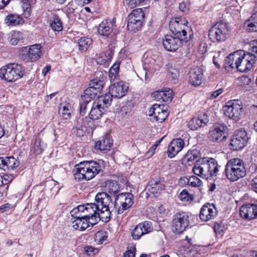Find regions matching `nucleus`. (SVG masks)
I'll use <instances>...</instances> for the list:
<instances>
[{
    "label": "nucleus",
    "mask_w": 257,
    "mask_h": 257,
    "mask_svg": "<svg viewBox=\"0 0 257 257\" xmlns=\"http://www.w3.org/2000/svg\"><path fill=\"white\" fill-rule=\"evenodd\" d=\"M189 41L188 38H183L175 35H166L162 39L163 46L167 51L175 52L183 45V42Z\"/></svg>",
    "instance_id": "14"
},
{
    "label": "nucleus",
    "mask_w": 257,
    "mask_h": 257,
    "mask_svg": "<svg viewBox=\"0 0 257 257\" xmlns=\"http://www.w3.org/2000/svg\"><path fill=\"white\" fill-rule=\"evenodd\" d=\"M217 210L214 205L207 203L201 208L199 217L201 220L207 221L215 218L217 215Z\"/></svg>",
    "instance_id": "24"
},
{
    "label": "nucleus",
    "mask_w": 257,
    "mask_h": 257,
    "mask_svg": "<svg viewBox=\"0 0 257 257\" xmlns=\"http://www.w3.org/2000/svg\"><path fill=\"white\" fill-rule=\"evenodd\" d=\"M105 77L102 71L96 72L94 78L91 80L89 87L84 91V94L95 98L98 93L102 90Z\"/></svg>",
    "instance_id": "7"
},
{
    "label": "nucleus",
    "mask_w": 257,
    "mask_h": 257,
    "mask_svg": "<svg viewBox=\"0 0 257 257\" xmlns=\"http://www.w3.org/2000/svg\"><path fill=\"white\" fill-rule=\"evenodd\" d=\"M6 23L8 26H17L23 23V19L17 15L11 14L6 19Z\"/></svg>",
    "instance_id": "45"
},
{
    "label": "nucleus",
    "mask_w": 257,
    "mask_h": 257,
    "mask_svg": "<svg viewBox=\"0 0 257 257\" xmlns=\"http://www.w3.org/2000/svg\"><path fill=\"white\" fill-rule=\"evenodd\" d=\"M239 52V58L237 61L236 68L240 72H245L250 70L255 63V60L249 57V55L245 54L243 51Z\"/></svg>",
    "instance_id": "17"
},
{
    "label": "nucleus",
    "mask_w": 257,
    "mask_h": 257,
    "mask_svg": "<svg viewBox=\"0 0 257 257\" xmlns=\"http://www.w3.org/2000/svg\"><path fill=\"white\" fill-rule=\"evenodd\" d=\"M168 75L172 79L174 80H177L179 77V71L178 69L171 67L168 70Z\"/></svg>",
    "instance_id": "55"
},
{
    "label": "nucleus",
    "mask_w": 257,
    "mask_h": 257,
    "mask_svg": "<svg viewBox=\"0 0 257 257\" xmlns=\"http://www.w3.org/2000/svg\"><path fill=\"white\" fill-rule=\"evenodd\" d=\"M71 216L74 219L72 221V227L76 230L79 231H84L91 224L85 217L80 212H75L74 214L70 213Z\"/></svg>",
    "instance_id": "21"
},
{
    "label": "nucleus",
    "mask_w": 257,
    "mask_h": 257,
    "mask_svg": "<svg viewBox=\"0 0 257 257\" xmlns=\"http://www.w3.org/2000/svg\"><path fill=\"white\" fill-rule=\"evenodd\" d=\"M47 145L40 138H36L32 144L31 152L35 155L41 154L46 148Z\"/></svg>",
    "instance_id": "38"
},
{
    "label": "nucleus",
    "mask_w": 257,
    "mask_h": 257,
    "mask_svg": "<svg viewBox=\"0 0 257 257\" xmlns=\"http://www.w3.org/2000/svg\"><path fill=\"white\" fill-rule=\"evenodd\" d=\"M110 105V95L100 96L92 105L89 117L93 120L99 118Z\"/></svg>",
    "instance_id": "5"
},
{
    "label": "nucleus",
    "mask_w": 257,
    "mask_h": 257,
    "mask_svg": "<svg viewBox=\"0 0 257 257\" xmlns=\"http://www.w3.org/2000/svg\"><path fill=\"white\" fill-rule=\"evenodd\" d=\"M84 250L88 255H92L98 252V249L97 248L92 246H86L84 247Z\"/></svg>",
    "instance_id": "58"
},
{
    "label": "nucleus",
    "mask_w": 257,
    "mask_h": 257,
    "mask_svg": "<svg viewBox=\"0 0 257 257\" xmlns=\"http://www.w3.org/2000/svg\"><path fill=\"white\" fill-rule=\"evenodd\" d=\"M240 216L247 220L257 218V203H247L242 205L240 208Z\"/></svg>",
    "instance_id": "20"
},
{
    "label": "nucleus",
    "mask_w": 257,
    "mask_h": 257,
    "mask_svg": "<svg viewBox=\"0 0 257 257\" xmlns=\"http://www.w3.org/2000/svg\"><path fill=\"white\" fill-rule=\"evenodd\" d=\"M50 26L55 32H59L63 30L62 22L57 14H52V20L50 23Z\"/></svg>",
    "instance_id": "39"
},
{
    "label": "nucleus",
    "mask_w": 257,
    "mask_h": 257,
    "mask_svg": "<svg viewBox=\"0 0 257 257\" xmlns=\"http://www.w3.org/2000/svg\"><path fill=\"white\" fill-rule=\"evenodd\" d=\"M111 57V53L109 51H106L99 54V56L96 59V62L98 64L102 65L108 61Z\"/></svg>",
    "instance_id": "50"
},
{
    "label": "nucleus",
    "mask_w": 257,
    "mask_h": 257,
    "mask_svg": "<svg viewBox=\"0 0 257 257\" xmlns=\"http://www.w3.org/2000/svg\"><path fill=\"white\" fill-rule=\"evenodd\" d=\"M120 63L116 62L110 68L109 72V77L110 80H114L118 75L119 70Z\"/></svg>",
    "instance_id": "53"
},
{
    "label": "nucleus",
    "mask_w": 257,
    "mask_h": 257,
    "mask_svg": "<svg viewBox=\"0 0 257 257\" xmlns=\"http://www.w3.org/2000/svg\"><path fill=\"white\" fill-rule=\"evenodd\" d=\"M188 21L184 18L176 17L171 19L169 23V29L173 35L183 38H188L186 37L187 30L189 29Z\"/></svg>",
    "instance_id": "9"
},
{
    "label": "nucleus",
    "mask_w": 257,
    "mask_h": 257,
    "mask_svg": "<svg viewBox=\"0 0 257 257\" xmlns=\"http://www.w3.org/2000/svg\"><path fill=\"white\" fill-rule=\"evenodd\" d=\"M249 46L248 52L246 54L249 55V57L255 60V58H257V40L251 41Z\"/></svg>",
    "instance_id": "51"
},
{
    "label": "nucleus",
    "mask_w": 257,
    "mask_h": 257,
    "mask_svg": "<svg viewBox=\"0 0 257 257\" xmlns=\"http://www.w3.org/2000/svg\"><path fill=\"white\" fill-rule=\"evenodd\" d=\"M23 34L18 31H13L10 34L9 42L13 45H16L23 40Z\"/></svg>",
    "instance_id": "43"
},
{
    "label": "nucleus",
    "mask_w": 257,
    "mask_h": 257,
    "mask_svg": "<svg viewBox=\"0 0 257 257\" xmlns=\"http://www.w3.org/2000/svg\"><path fill=\"white\" fill-rule=\"evenodd\" d=\"M136 248L133 246L130 249L126 250L123 254V257H135Z\"/></svg>",
    "instance_id": "60"
},
{
    "label": "nucleus",
    "mask_w": 257,
    "mask_h": 257,
    "mask_svg": "<svg viewBox=\"0 0 257 257\" xmlns=\"http://www.w3.org/2000/svg\"><path fill=\"white\" fill-rule=\"evenodd\" d=\"M149 112L150 116L154 117L156 121L163 122L168 117L169 113L163 105L154 104L150 108Z\"/></svg>",
    "instance_id": "22"
},
{
    "label": "nucleus",
    "mask_w": 257,
    "mask_h": 257,
    "mask_svg": "<svg viewBox=\"0 0 257 257\" xmlns=\"http://www.w3.org/2000/svg\"><path fill=\"white\" fill-rule=\"evenodd\" d=\"M95 202L94 203L98 208H105L108 207L111 203L112 199L111 196L106 192H102L96 194L95 198Z\"/></svg>",
    "instance_id": "33"
},
{
    "label": "nucleus",
    "mask_w": 257,
    "mask_h": 257,
    "mask_svg": "<svg viewBox=\"0 0 257 257\" xmlns=\"http://www.w3.org/2000/svg\"><path fill=\"white\" fill-rule=\"evenodd\" d=\"M19 165V161L13 156L0 157V168L5 171L16 169Z\"/></svg>",
    "instance_id": "29"
},
{
    "label": "nucleus",
    "mask_w": 257,
    "mask_h": 257,
    "mask_svg": "<svg viewBox=\"0 0 257 257\" xmlns=\"http://www.w3.org/2000/svg\"><path fill=\"white\" fill-rule=\"evenodd\" d=\"M99 209L94 203H87L86 204L79 205L73 208L70 213L74 214L75 212H80L83 216L88 220L91 226L96 224L98 222V216H97Z\"/></svg>",
    "instance_id": "4"
},
{
    "label": "nucleus",
    "mask_w": 257,
    "mask_h": 257,
    "mask_svg": "<svg viewBox=\"0 0 257 257\" xmlns=\"http://www.w3.org/2000/svg\"><path fill=\"white\" fill-rule=\"evenodd\" d=\"M92 40L90 38L82 37L78 41V48L81 51H86L91 44Z\"/></svg>",
    "instance_id": "47"
},
{
    "label": "nucleus",
    "mask_w": 257,
    "mask_h": 257,
    "mask_svg": "<svg viewBox=\"0 0 257 257\" xmlns=\"http://www.w3.org/2000/svg\"><path fill=\"white\" fill-rule=\"evenodd\" d=\"M251 189L257 193V175L251 180Z\"/></svg>",
    "instance_id": "63"
},
{
    "label": "nucleus",
    "mask_w": 257,
    "mask_h": 257,
    "mask_svg": "<svg viewBox=\"0 0 257 257\" xmlns=\"http://www.w3.org/2000/svg\"><path fill=\"white\" fill-rule=\"evenodd\" d=\"M142 61L143 68L146 71L152 73L159 69V66L156 63V56L152 55L149 52L144 53Z\"/></svg>",
    "instance_id": "19"
},
{
    "label": "nucleus",
    "mask_w": 257,
    "mask_h": 257,
    "mask_svg": "<svg viewBox=\"0 0 257 257\" xmlns=\"http://www.w3.org/2000/svg\"><path fill=\"white\" fill-rule=\"evenodd\" d=\"M112 144V140L108 135H107L102 137L95 143V147L101 151H106L110 150Z\"/></svg>",
    "instance_id": "36"
},
{
    "label": "nucleus",
    "mask_w": 257,
    "mask_h": 257,
    "mask_svg": "<svg viewBox=\"0 0 257 257\" xmlns=\"http://www.w3.org/2000/svg\"><path fill=\"white\" fill-rule=\"evenodd\" d=\"M152 96L157 101L170 102L173 98V90L170 88L158 90L152 93Z\"/></svg>",
    "instance_id": "30"
},
{
    "label": "nucleus",
    "mask_w": 257,
    "mask_h": 257,
    "mask_svg": "<svg viewBox=\"0 0 257 257\" xmlns=\"http://www.w3.org/2000/svg\"><path fill=\"white\" fill-rule=\"evenodd\" d=\"M101 170V166L97 162L84 161L75 166L73 176L77 181H89L94 178Z\"/></svg>",
    "instance_id": "1"
},
{
    "label": "nucleus",
    "mask_w": 257,
    "mask_h": 257,
    "mask_svg": "<svg viewBox=\"0 0 257 257\" xmlns=\"http://www.w3.org/2000/svg\"><path fill=\"white\" fill-rule=\"evenodd\" d=\"M184 142L183 139H173L168 147L167 155L170 158H174L184 148Z\"/></svg>",
    "instance_id": "28"
},
{
    "label": "nucleus",
    "mask_w": 257,
    "mask_h": 257,
    "mask_svg": "<svg viewBox=\"0 0 257 257\" xmlns=\"http://www.w3.org/2000/svg\"><path fill=\"white\" fill-rule=\"evenodd\" d=\"M81 5L78 0H72L65 6L63 9L64 11L67 14L74 13L78 5Z\"/></svg>",
    "instance_id": "49"
},
{
    "label": "nucleus",
    "mask_w": 257,
    "mask_h": 257,
    "mask_svg": "<svg viewBox=\"0 0 257 257\" xmlns=\"http://www.w3.org/2000/svg\"><path fill=\"white\" fill-rule=\"evenodd\" d=\"M226 126L224 124H215L209 132V138L213 142H219L226 138L225 131Z\"/></svg>",
    "instance_id": "23"
},
{
    "label": "nucleus",
    "mask_w": 257,
    "mask_h": 257,
    "mask_svg": "<svg viewBox=\"0 0 257 257\" xmlns=\"http://www.w3.org/2000/svg\"><path fill=\"white\" fill-rule=\"evenodd\" d=\"M179 198L182 201L189 202L194 200V196L189 194L186 189L183 190L178 196Z\"/></svg>",
    "instance_id": "54"
},
{
    "label": "nucleus",
    "mask_w": 257,
    "mask_h": 257,
    "mask_svg": "<svg viewBox=\"0 0 257 257\" xmlns=\"http://www.w3.org/2000/svg\"><path fill=\"white\" fill-rule=\"evenodd\" d=\"M105 187L111 197H114V199L115 198L116 196L118 195L119 194L121 193V192H120L121 189V185L116 181L108 180L105 182Z\"/></svg>",
    "instance_id": "35"
},
{
    "label": "nucleus",
    "mask_w": 257,
    "mask_h": 257,
    "mask_svg": "<svg viewBox=\"0 0 257 257\" xmlns=\"http://www.w3.org/2000/svg\"><path fill=\"white\" fill-rule=\"evenodd\" d=\"M248 140V137L245 130L236 131L230 141L231 149L233 151L241 150L246 146Z\"/></svg>",
    "instance_id": "15"
},
{
    "label": "nucleus",
    "mask_w": 257,
    "mask_h": 257,
    "mask_svg": "<svg viewBox=\"0 0 257 257\" xmlns=\"http://www.w3.org/2000/svg\"><path fill=\"white\" fill-rule=\"evenodd\" d=\"M203 72L201 68L195 67L191 68L188 73V81L194 86L200 85L203 80Z\"/></svg>",
    "instance_id": "26"
},
{
    "label": "nucleus",
    "mask_w": 257,
    "mask_h": 257,
    "mask_svg": "<svg viewBox=\"0 0 257 257\" xmlns=\"http://www.w3.org/2000/svg\"><path fill=\"white\" fill-rule=\"evenodd\" d=\"M224 226L219 223H215L214 225V231L216 234L221 233L223 230Z\"/></svg>",
    "instance_id": "61"
},
{
    "label": "nucleus",
    "mask_w": 257,
    "mask_h": 257,
    "mask_svg": "<svg viewBox=\"0 0 257 257\" xmlns=\"http://www.w3.org/2000/svg\"><path fill=\"white\" fill-rule=\"evenodd\" d=\"M179 8L182 12H187L189 10V5L187 3H181L179 4Z\"/></svg>",
    "instance_id": "62"
},
{
    "label": "nucleus",
    "mask_w": 257,
    "mask_h": 257,
    "mask_svg": "<svg viewBox=\"0 0 257 257\" xmlns=\"http://www.w3.org/2000/svg\"><path fill=\"white\" fill-rule=\"evenodd\" d=\"M115 19H105L101 22L97 28L98 33L102 36H108L115 26Z\"/></svg>",
    "instance_id": "27"
},
{
    "label": "nucleus",
    "mask_w": 257,
    "mask_h": 257,
    "mask_svg": "<svg viewBox=\"0 0 257 257\" xmlns=\"http://www.w3.org/2000/svg\"><path fill=\"white\" fill-rule=\"evenodd\" d=\"M224 172L227 178L231 182L243 178L246 174L243 161L237 158L231 159L225 165Z\"/></svg>",
    "instance_id": "2"
},
{
    "label": "nucleus",
    "mask_w": 257,
    "mask_h": 257,
    "mask_svg": "<svg viewBox=\"0 0 257 257\" xmlns=\"http://www.w3.org/2000/svg\"><path fill=\"white\" fill-rule=\"evenodd\" d=\"M32 2V0H22V7L24 12H27L28 14H30L31 11V8L30 7V3Z\"/></svg>",
    "instance_id": "57"
},
{
    "label": "nucleus",
    "mask_w": 257,
    "mask_h": 257,
    "mask_svg": "<svg viewBox=\"0 0 257 257\" xmlns=\"http://www.w3.org/2000/svg\"><path fill=\"white\" fill-rule=\"evenodd\" d=\"M89 95H87L86 94H83L81 96V99L80 100V113L81 115H84L86 113V109L87 104L94 99Z\"/></svg>",
    "instance_id": "44"
},
{
    "label": "nucleus",
    "mask_w": 257,
    "mask_h": 257,
    "mask_svg": "<svg viewBox=\"0 0 257 257\" xmlns=\"http://www.w3.org/2000/svg\"><path fill=\"white\" fill-rule=\"evenodd\" d=\"M110 215L111 212L108 207H105V208H99L97 215V216H98V221L101 220L104 222H108L110 220Z\"/></svg>",
    "instance_id": "46"
},
{
    "label": "nucleus",
    "mask_w": 257,
    "mask_h": 257,
    "mask_svg": "<svg viewBox=\"0 0 257 257\" xmlns=\"http://www.w3.org/2000/svg\"><path fill=\"white\" fill-rule=\"evenodd\" d=\"M223 89L222 88H219L210 93L209 97L211 99H215L217 98L219 95H220L223 92Z\"/></svg>",
    "instance_id": "59"
},
{
    "label": "nucleus",
    "mask_w": 257,
    "mask_h": 257,
    "mask_svg": "<svg viewBox=\"0 0 257 257\" xmlns=\"http://www.w3.org/2000/svg\"><path fill=\"white\" fill-rule=\"evenodd\" d=\"M240 81L241 83V85L245 84L249 85L250 83V79L247 77H242L240 78Z\"/></svg>",
    "instance_id": "64"
},
{
    "label": "nucleus",
    "mask_w": 257,
    "mask_h": 257,
    "mask_svg": "<svg viewBox=\"0 0 257 257\" xmlns=\"http://www.w3.org/2000/svg\"><path fill=\"white\" fill-rule=\"evenodd\" d=\"M209 121V119L206 114H204L201 117H195L192 118L188 122V127L193 131L205 126Z\"/></svg>",
    "instance_id": "32"
},
{
    "label": "nucleus",
    "mask_w": 257,
    "mask_h": 257,
    "mask_svg": "<svg viewBox=\"0 0 257 257\" xmlns=\"http://www.w3.org/2000/svg\"><path fill=\"white\" fill-rule=\"evenodd\" d=\"M239 58V52L235 51L234 53L229 55L224 60V67L225 69L230 71L233 68H236L237 61Z\"/></svg>",
    "instance_id": "34"
},
{
    "label": "nucleus",
    "mask_w": 257,
    "mask_h": 257,
    "mask_svg": "<svg viewBox=\"0 0 257 257\" xmlns=\"http://www.w3.org/2000/svg\"><path fill=\"white\" fill-rule=\"evenodd\" d=\"M206 158H203L201 162L197 163L194 165L192 171L193 173L206 180L211 179L212 178V174L209 171L207 166V163L206 162Z\"/></svg>",
    "instance_id": "18"
},
{
    "label": "nucleus",
    "mask_w": 257,
    "mask_h": 257,
    "mask_svg": "<svg viewBox=\"0 0 257 257\" xmlns=\"http://www.w3.org/2000/svg\"><path fill=\"white\" fill-rule=\"evenodd\" d=\"M41 46L39 44L21 47L19 51V57L26 62H35L41 57Z\"/></svg>",
    "instance_id": "6"
},
{
    "label": "nucleus",
    "mask_w": 257,
    "mask_h": 257,
    "mask_svg": "<svg viewBox=\"0 0 257 257\" xmlns=\"http://www.w3.org/2000/svg\"><path fill=\"white\" fill-rule=\"evenodd\" d=\"M147 188L151 194L158 196L165 189V184L160 179H152L149 181Z\"/></svg>",
    "instance_id": "31"
},
{
    "label": "nucleus",
    "mask_w": 257,
    "mask_h": 257,
    "mask_svg": "<svg viewBox=\"0 0 257 257\" xmlns=\"http://www.w3.org/2000/svg\"><path fill=\"white\" fill-rule=\"evenodd\" d=\"M228 26L226 23L220 21L213 25L209 31L208 36L212 41L222 42L225 40L228 34Z\"/></svg>",
    "instance_id": "10"
},
{
    "label": "nucleus",
    "mask_w": 257,
    "mask_h": 257,
    "mask_svg": "<svg viewBox=\"0 0 257 257\" xmlns=\"http://www.w3.org/2000/svg\"><path fill=\"white\" fill-rule=\"evenodd\" d=\"M243 107L238 100H230L224 106V114L233 120L237 121L242 116Z\"/></svg>",
    "instance_id": "11"
},
{
    "label": "nucleus",
    "mask_w": 257,
    "mask_h": 257,
    "mask_svg": "<svg viewBox=\"0 0 257 257\" xmlns=\"http://www.w3.org/2000/svg\"><path fill=\"white\" fill-rule=\"evenodd\" d=\"M191 216L187 212H178L173 217L172 226L177 233L183 232L190 226Z\"/></svg>",
    "instance_id": "12"
},
{
    "label": "nucleus",
    "mask_w": 257,
    "mask_h": 257,
    "mask_svg": "<svg viewBox=\"0 0 257 257\" xmlns=\"http://www.w3.org/2000/svg\"><path fill=\"white\" fill-rule=\"evenodd\" d=\"M82 119H78L77 124L72 128V134L79 137H83L85 134V127L82 125Z\"/></svg>",
    "instance_id": "40"
},
{
    "label": "nucleus",
    "mask_w": 257,
    "mask_h": 257,
    "mask_svg": "<svg viewBox=\"0 0 257 257\" xmlns=\"http://www.w3.org/2000/svg\"><path fill=\"white\" fill-rule=\"evenodd\" d=\"M197 155L196 152L194 151H189L185 155L183 159V162L186 166H190L197 159Z\"/></svg>",
    "instance_id": "48"
},
{
    "label": "nucleus",
    "mask_w": 257,
    "mask_h": 257,
    "mask_svg": "<svg viewBox=\"0 0 257 257\" xmlns=\"http://www.w3.org/2000/svg\"><path fill=\"white\" fill-rule=\"evenodd\" d=\"M25 69L21 65L7 64L0 69V78L8 82H14L23 77Z\"/></svg>",
    "instance_id": "3"
},
{
    "label": "nucleus",
    "mask_w": 257,
    "mask_h": 257,
    "mask_svg": "<svg viewBox=\"0 0 257 257\" xmlns=\"http://www.w3.org/2000/svg\"><path fill=\"white\" fill-rule=\"evenodd\" d=\"M59 112L64 119L69 118L72 112L71 105L69 103H61Z\"/></svg>",
    "instance_id": "42"
},
{
    "label": "nucleus",
    "mask_w": 257,
    "mask_h": 257,
    "mask_svg": "<svg viewBox=\"0 0 257 257\" xmlns=\"http://www.w3.org/2000/svg\"><path fill=\"white\" fill-rule=\"evenodd\" d=\"M153 227L151 223L149 221L139 223L134 228L132 232V236L134 239L138 240L143 235L152 231Z\"/></svg>",
    "instance_id": "25"
},
{
    "label": "nucleus",
    "mask_w": 257,
    "mask_h": 257,
    "mask_svg": "<svg viewBox=\"0 0 257 257\" xmlns=\"http://www.w3.org/2000/svg\"><path fill=\"white\" fill-rule=\"evenodd\" d=\"M146 0H126V5L131 9H133L144 3Z\"/></svg>",
    "instance_id": "56"
},
{
    "label": "nucleus",
    "mask_w": 257,
    "mask_h": 257,
    "mask_svg": "<svg viewBox=\"0 0 257 257\" xmlns=\"http://www.w3.org/2000/svg\"><path fill=\"white\" fill-rule=\"evenodd\" d=\"M179 182L180 185H189L193 187H199L202 183L200 179L193 175L189 177H183L180 178Z\"/></svg>",
    "instance_id": "37"
},
{
    "label": "nucleus",
    "mask_w": 257,
    "mask_h": 257,
    "mask_svg": "<svg viewBox=\"0 0 257 257\" xmlns=\"http://www.w3.org/2000/svg\"><path fill=\"white\" fill-rule=\"evenodd\" d=\"M244 28L249 33H257V23L247 19L244 23Z\"/></svg>",
    "instance_id": "52"
},
{
    "label": "nucleus",
    "mask_w": 257,
    "mask_h": 257,
    "mask_svg": "<svg viewBox=\"0 0 257 257\" xmlns=\"http://www.w3.org/2000/svg\"><path fill=\"white\" fill-rule=\"evenodd\" d=\"M128 87L122 81L114 83L109 86V92L105 93L102 96L110 95V104L112 102L113 97L120 98L124 96L127 91Z\"/></svg>",
    "instance_id": "16"
},
{
    "label": "nucleus",
    "mask_w": 257,
    "mask_h": 257,
    "mask_svg": "<svg viewBox=\"0 0 257 257\" xmlns=\"http://www.w3.org/2000/svg\"><path fill=\"white\" fill-rule=\"evenodd\" d=\"M206 160H207V166L212 174V177L216 176L220 166L218 165L216 160L213 158H207Z\"/></svg>",
    "instance_id": "41"
},
{
    "label": "nucleus",
    "mask_w": 257,
    "mask_h": 257,
    "mask_svg": "<svg viewBox=\"0 0 257 257\" xmlns=\"http://www.w3.org/2000/svg\"><path fill=\"white\" fill-rule=\"evenodd\" d=\"M134 195L128 192L121 193L117 195L114 199V205L117 208V214H122L132 207L134 204Z\"/></svg>",
    "instance_id": "8"
},
{
    "label": "nucleus",
    "mask_w": 257,
    "mask_h": 257,
    "mask_svg": "<svg viewBox=\"0 0 257 257\" xmlns=\"http://www.w3.org/2000/svg\"><path fill=\"white\" fill-rule=\"evenodd\" d=\"M145 14L142 9H136L128 16L127 29L130 31L137 32L142 26Z\"/></svg>",
    "instance_id": "13"
}]
</instances>
